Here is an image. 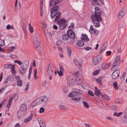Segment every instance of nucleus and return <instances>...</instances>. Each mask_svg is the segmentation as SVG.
Listing matches in <instances>:
<instances>
[{
  "mask_svg": "<svg viewBox=\"0 0 127 127\" xmlns=\"http://www.w3.org/2000/svg\"><path fill=\"white\" fill-rule=\"evenodd\" d=\"M64 93H66L67 92L68 90L67 86L65 85H64L62 87Z\"/></svg>",
  "mask_w": 127,
  "mask_h": 127,
  "instance_id": "nucleus-27",
  "label": "nucleus"
},
{
  "mask_svg": "<svg viewBox=\"0 0 127 127\" xmlns=\"http://www.w3.org/2000/svg\"><path fill=\"white\" fill-rule=\"evenodd\" d=\"M77 45L80 47H81L83 46L84 44L83 41H79L77 44Z\"/></svg>",
  "mask_w": 127,
  "mask_h": 127,
  "instance_id": "nucleus-33",
  "label": "nucleus"
},
{
  "mask_svg": "<svg viewBox=\"0 0 127 127\" xmlns=\"http://www.w3.org/2000/svg\"><path fill=\"white\" fill-rule=\"evenodd\" d=\"M20 125L19 123H17L16 124L15 126V127H20Z\"/></svg>",
  "mask_w": 127,
  "mask_h": 127,
  "instance_id": "nucleus-64",
  "label": "nucleus"
},
{
  "mask_svg": "<svg viewBox=\"0 0 127 127\" xmlns=\"http://www.w3.org/2000/svg\"><path fill=\"white\" fill-rule=\"evenodd\" d=\"M68 36L67 34L63 35L62 36V39L64 40H66L68 39Z\"/></svg>",
  "mask_w": 127,
  "mask_h": 127,
  "instance_id": "nucleus-28",
  "label": "nucleus"
},
{
  "mask_svg": "<svg viewBox=\"0 0 127 127\" xmlns=\"http://www.w3.org/2000/svg\"><path fill=\"white\" fill-rule=\"evenodd\" d=\"M4 45V41L0 39V46H3Z\"/></svg>",
  "mask_w": 127,
  "mask_h": 127,
  "instance_id": "nucleus-43",
  "label": "nucleus"
},
{
  "mask_svg": "<svg viewBox=\"0 0 127 127\" xmlns=\"http://www.w3.org/2000/svg\"><path fill=\"white\" fill-rule=\"evenodd\" d=\"M95 14H97L99 13V14L100 15V13L99 12V9L98 7H95Z\"/></svg>",
  "mask_w": 127,
  "mask_h": 127,
  "instance_id": "nucleus-31",
  "label": "nucleus"
},
{
  "mask_svg": "<svg viewBox=\"0 0 127 127\" xmlns=\"http://www.w3.org/2000/svg\"><path fill=\"white\" fill-rule=\"evenodd\" d=\"M55 0H51L50 2V6H51L56 5L57 4H55Z\"/></svg>",
  "mask_w": 127,
  "mask_h": 127,
  "instance_id": "nucleus-38",
  "label": "nucleus"
},
{
  "mask_svg": "<svg viewBox=\"0 0 127 127\" xmlns=\"http://www.w3.org/2000/svg\"><path fill=\"white\" fill-rule=\"evenodd\" d=\"M107 45V43L106 42L104 43L103 46L102 48L100 51L99 53H102L103 51H104L106 48V46Z\"/></svg>",
  "mask_w": 127,
  "mask_h": 127,
  "instance_id": "nucleus-25",
  "label": "nucleus"
},
{
  "mask_svg": "<svg viewBox=\"0 0 127 127\" xmlns=\"http://www.w3.org/2000/svg\"><path fill=\"white\" fill-rule=\"evenodd\" d=\"M26 88L25 89V91L26 92H27L28 90V88L29 87V85L28 84L26 85Z\"/></svg>",
  "mask_w": 127,
  "mask_h": 127,
  "instance_id": "nucleus-58",
  "label": "nucleus"
},
{
  "mask_svg": "<svg viewBox=\"0 0 127 127\" xmlns=\"http://www.w3.org/2000/svg\"><path fill=\"white\" fill-rule=\"evenodd\" d=\"M91 18L95 27H98L100 26V22L102 20V19L101 15H100L99 13L97 14H95L92 15Z\"/></svg>",
  "mask_w": 127,
  "mask_h": 127,
  "instance_id": "nucleus-3",
  "label": "nucleus"
},
{
  "mask_svg": "<svg viewBox=\"0 0 127 127\" xmlns=\"http://www.w3.org/2000/svg\"><path fill=\"white\" fill-rule=\"evenodd\" d=\"M120 56H118L115 59L114 61L112 66V68H114L115 67L119 64L120 63Z\"/></svg>",
  "mask_w": 127,
  "mask_h": 127,
  "instance_id": "nucleus-11",
  "label": "nucleus"
},
{
  "mask_svg": "<svg viewBox=\"0 0 127 127\" xmlns=\"http://www.w3.org/2000/svg\"><path fill=\"white\" fill-rule=\"evenodd\" d=\"M100 95L104 99L106 100H108L110 99V97L107 95L104 94Z\"/></svg>",
  "mask_w": 127,
  "mask_h": 127,
  "instance_id": "nucleus-24",
  "label": "nucleus"
},
{
  "mask_svg": "<svg viewBox=\"0 0 127 127\" xmlns=\"http://www.w3.org/2000/svg\"><path fill=\"white\" fill-rule=\"evenodd\" d=\"M120 72L118 70H115L112 74V78L114 79H117L119 76Z\"/></svg>",
  "mask_w": 127,
  "mask_h": 127,
  "instance_id": "nucleus-12",
  "label": "nucleus"
},
{
  "mask_svg": "<svg viewBox=\"0 0 127 127\" xmlns=\"http://www.w3.org/2000/svg\"><path fill=\"white\" fill-rule=\"evenodd\" d=\"M74 62V64L77 65H80V64L79 62L77 61L76 59H74L73 60Z\"/></svg>",
  "mask_w": 127,
  "mask_h": 127,
  "instance_id": "nucleus-41",
  "label": "nucleus"
},
{
  "mask_svg": "<svg viewBox=\"0 0 127 127\" xmlns=\"http://www.w3.org/2000/svg\"><path fill=\"white\" fill-rule=\"evenodd\" d=\"M14 78L13 76L12 75H10L9 76L7 79L6 81L4 82L3 84H6V83H10L11 82L13 81Z\"/></svg>",
  "mask_w": 127,
  "mask_h": 127,
  "instance_id": "nucleus-15",
  "label": "nucleus"
},
{
  "mask_svg": "<svg viewBox=\"0 0 127 127\" xmlns=\"http://www.w3.org/2000/svg\"><path fill=\"white\" fill-rule=\"evenodd\" d=\"M83 104L84 106L86 108H88L89 107V105L85 101H83Z\"/></svg>",
  "mask_w": 127,
  "mask_h": 127,
  "instance_id": "nucleus-46",
  "label": "nucleus"
},
{
  "mask_svg": "<svg viewBox=\"0 0 127 127\" xmlns=\"http://www.w3.org/2000/svg\"><path fill=\"white\" fill-rule=\"evenodd\" d=\"M32 116L33 114L32 113H31V114L29 117H28L24 120V122L25 123H27L30 122L32 120Z\"/></svg>",
  "mask_w": 127,
  "mask_h": 127,
  "instance_id": "nucleus-19",
  "label": "nucleus"
},
{
  "mask_svg": "<svg viewBox=\"0 0 127 127\" xmlns=\"http://www.w3.org/2000/svg\"><path fill=\"white\" fill-rule=\"evenodd\" d=\"M10 51H12L13 50V49H15V47L13 46H11L10 47Z\"/></svg>",
  "mask_w": 127,
  "mask_h": 127,
  "instance_id": "nucleus-61",
  "label": "nucleus"
},
{
  "mask_svg": "<svg viewBox=\"0 0 127 127\" xmlns=\"http://www.w3.org/2000/svg\"><path fill=\"white\" fill-rule=\"evenodd\" d=\"M81 38L82 40L84 41L85 42H87L89 40L87 35L85 34H82L81 37Z\"/></svg>",
  "mask_w": 127,
  "mask_h": 127,
  "instance_id": "nucleus-18",
  "label": "nucleus"
},
{
  "mask_svg": "<svg viewBox=\"0 0 127 127\" xmlns=\"http://www.w3.org/2000/svg\"><path fill=\"white\" fill-rule=\"evenodd\" d=\"M29 30L30 32L31 33L33 32V27L31 26V24L29 23Z\"/></svg>",
  "mask_w": 127,
  "mask_h": 127,
  "instance_id": "nucleus-37",
  "label": "nucleus"
},
{
  "mask_svg": "<svg viewBox=\"0 0 127 127\" xmlns=\"http://www.w3.org/2000/svg\"><path fill=\"white\" fill-rule=\"evenodd\" d=\"M40 127H46V126L44 121L41 120L38 121Z\"/></svg>",
  "mask_w": 127,
  "mask_h": 127,
  "instance_id": "nucleus-23",
  "label": "nucleus"
},
{
  "mask_svg": "<svg viewBox=\"0 0 127 127\" xmlns=\"http://www.w3.org/2000/svg\"><path fill=\"white\" fill-rule=\"evenodd\" d=\"M101 78L99 77L98 78L96 79V80L97 83L99 85H101Z\"/></svg>",
  "mask_w": 127,
  "mask_h": 127,
  "instance_id": "nucleus-34",
  "label": "nucleus"
},
{
  "mask_svg": "<svg viewBox=\"0 0 127 127\" xmlns=\"http://www.w3.org/2000/svg\"><path fill=\"white\" fill-rule=\"evenodd\" d=\"M53 29L55 30H57L58 29V27L55 25H54L53 26Z\"/></svg>",
  "mask_w": 127,
  "mask_h": 127,
  "instance_id": "nucleus-60",
  "label": "nucleus"
},
{
  "mask_svg": "<svg viewBox=\"0 0 127 127\" xmlns=\"http://www.w3.org/2000/svg\"><path fill=\"white\" fill-rule=\"evenodd\" d=\"M72 99L74 100H78L80 99V97H72L71 98Z\"/></svg>",
  "mask_w": 127,
  "mask_h": 127,
  "instance_id": "nucleus-45",
  "label": "nucleus"
},
{
  "mask_svg": "<svg viewBox=\"0 0 127 127\" xmlns=\"http://www.w3.org/2000/svg\"><path fill=\"white\" fill-rule=\"evenodd\" d=\"M62 43V41L60 40H58L56 42V44L58 45H59Z\"/></svg>",
  "mask_w": 127,
  "mask_h": 127,
  "instance_id": "nucleus-52",
  "label": "nucleus"
},
{
  "mask_svg": "<svg viewBox=\"0 0 127 127\" xmlns=\"http://www.w3.org/2000/svg\"><path fill=\"white\" fill-rule=\"evenodd\" d=\"M6 29L7 30H9L10 29L11 30H13L14 28L13 25L11 26L10 25L8 24L6 26Z\"/></svg>",
  "mask_w": 127,
  "mask_h": 127,
  "instance_id": "nucleus-32",
  "label": "nucleus"
},
{
  "mask_svg": "<svg viewBox=\"0 0 127 127\" xmlns=\"http://www.w3.org/2000/svg\"><path fill=\"white\" fill-rule=\"evenodd\" d=\"M15 78L17 80V81H18L20 80V77L19 76L15 75Z\"/></svg>",
  "mask_w": 127,
  "mask_h": 127,
  "instance_id": "nucleus-55",
  "label": "nucleus"
},
{
  "mask_svg": "<svg viewBox=\"0 0 127 127\" xmlns=\"http://www.w3.org/2000/svg\"><path fill=\"white\" fill-rule=\"evenodd\" d=\"M109 67L108 64L106 63H103L101 65V68L103 70L107 69Z\"/></svg>",
  "mask_w": 127,
  "mask_h": 127,
  "instance_id": "nucleus-21",
  "label": "nucleus"
},
{
  "mask_svg": "<svg viewBox=\"0 0 127 127\" xmlns=\"http://www.w3.org/2000/svg\"><path fill=\"white\" fill-rule=\"evenodd\" d=\"M74 23H71L70 25L69 26V27L70 28L73 29L74 27Z\"/></svg>",
  "mask_w": 127,
  "mask_h": 127,
  "instance_id": "nucleus-53",
  "label": "nucleus"
},
{
  "mask_svg": "<svg viewBox=\"0 0 127 127\" xmlns=\"http://www.w3.org/2000/svg\"><path fill=\"white\" fill-rule=\"evenodd\" d=\"M67 21L64 19H62L59 20L57 22V24L59 25V28L60 30H63L65 28L67 25Z\"/></svg>",
  "mask_w": 127,
  "mask_h": 127,
  "instance_id": "nucleus-5",
  "label": "nucleus"
},
{
  "mask_svg": "<svg viewBox=\"0 0 127 127\" xmlns=\"http://www.w3.org/2000/svg\"><path fill=\"white\" fill-rule=\"evenodd\" d=\"M106 119L113 122L114 121V119L109 116H107L105 117Z\"/></svg>",
  "mask_w": 127,
  "mask_h": 127,
  "instance_id": "nucleus-39",
  "label": "nucleus"
},
{
  "mask_svg": "<svg viewBox=\"0 0 127 127\" xmlns=\"http://www.w3.org/2000/svg\"><path fill=\"white\" fill-rule=\"evenodd\" d=\"M92 49V48L91 47H88L86 48H84V49L86 50L89 51L91 50Z\"/></svg>",
  "mask_w": 127,
  "mask_h": 127,
  "instance_id": "nucleus-56",
  "label": "nucleus"
},
{
  "mask_svg": "<svg viewBox=\"0 0 127 127\" xmlns=\"http://www.w3.org/2000/svg\"><path fill=\"white\" fill-rule=\"evenodd\" d=\"M15 63H17L19 65H21L23 64V63L20 61L18 60H16L14 61Z\"/></svg>",
  "mask_w": 127,
  "mask_h": 127,
  "instance_id": "nucleus-42",
  "label": "nucleus"
},
{
  "mask_svg": "<svg viewBox=\"0 0 127 127\" xmlns=\"http://www.w3.org/2000/svg\"><path fill=\"white\" fill-rule=\"evenodd\" d=\"M63 0H55V4H58L62 2Z\"/></svg>",
  "mask_w": 127,
  "mask_h": 127,
  "instance_id": "nucleus-51",
  "label": "nucleus"
},
{
  "mask_svg": "<svg viewBox=\"0 0 127 127\" xmlns=\"http://www.w3.org/2000/svg\"><path fill=\"white\" fill-rule=\"evenodd\" d=\"M82 93V92L81 91L78 89H76V91L72 92L68 95V96L70 97H74L78 95L79 94H81Z\"/></svg>",
  "mask_w": 127,
  "mask_h": 127,
  "instance_id": "nucleus-10",
  "label": "nucleus"
},
{
  "mask_svg": "<svg viewBox=\"0 0 127 127\" xmlns=\"http://www.w3.org/2000/svg\"><path fill=\"white\" fill-rule=\"evenodd\" d=\"M67 34L69 37L71 39H74L75 37V33L72 30H68L67 32Z\"/></svg>",
  "mask_w": 127,
  "mask_h": 127,
  "instance_id": "nucleus-13",
  "label": "nucleus"
},
{
  "mask_svg": "<svg viewBox=\"0 0 127 127\" xmlns=\"http://www.w3.org/2000/svg\"><path fill=\"white\" fill-rule=\"evenodd\" d=\"M67 49L69 55L70 57L71 54V50L70 48L68 47H67Z\"/></svg>",
  "mask_w": 127,
  "mask_h": 127,
  "instance_id": "nucleus-44",
  "label": "nucleus"
},
{
  "mask_svg": "<svg viewBox=\"0 0 127 127\" xmlns=\"http://www.w3.org/2000/svg\"><path fill=\"white\" fill-rule=\"evenodd\" d=\"M101 2V0H96L95 3L96 4L99 5Z\"/></svg>",
  "mask_w": 127,
  "mask_h": 127,
  "instance_id": "nucleus-49",
  "label": "nucleus"
},
{
  "mask_svg": "<svg viewBox=\"0 0 127 127\" xmlns=\"http://www.w3.org/2000/svg\"><path fill=\"white\" fill-rule=\"evenodd\" d=\"M27 106L26 104L23 103L20 106V109L17 113L18 118L20 119L25 116L27 113Z\"/></svg>",
  "mask_w": 127,
  "mask_h": 127,
  "instance_id": "nucleus-4",
  "label": "nucleus"
},
{
  "mask_svg": "<svg viewBox=\"0 0 127 127\" xmlns=\"http://www.w3.org/2000/svg\"><path fill=\"white\" fill-rule=\"evenodd\" d=\"M43 30H45L46 29V24H43Z\"/></svg>",
  "mask_w": 127,
  "mask_h": 127,
  "instance_id": "nucleus-63",
  "label": "nucleus"
},
{
  "mask_svg": "<svg viewBox=\"0 0 127 127\" xmlns=\"http://www.w3.org/2000/svg\"><path fill=\"white\" fill-rule=\"evenodd\" d=\"M15 66L14 65L11 68V71L13 74H15L16 72L15 70Z\"/></svg>",
  "mask_w": 127,
  "mask_h": 127,
  "instance_id": "nucleus-40",
  "label": "nucleus"
},
{
  "mask_svg": "<svg viewBox=\"0 0 127 127\" xmlns=\"http://www.w3.org/2000/svg\"><path fill=\"white\" fill-rule=\"evenodd\" d=\"M43 1H41L40 2V8H42L43 7Z\"/></svg>",
  "mask_w": 127,
  "mask_h": 127,
  "instance_id": "nucleus-62",
  "label": "nucleus"
},
{
  "mask_svg": "<svg viewBox=\"0 0 127 127\" xmlns=\"http://www.w3.org/2000/svg\"><path fill=\"white\" fill-rule=\"evenodd\" d=\"M48 100L47 97L45 96H42L36 99L32 103L31 105L34 106L46 103Z\"/></svg>",
  "mask_w": 127,
  "mask_h": 127,
  "instance_id": "nucleus-2",
  "label": "nucleus"
},
{
  "mask_svg": "<svg viewBox=\"0 0 127 127\" xmlns=\"http://www.w3.org/2000/svg\"><path fill=\"white\" fill-rule=\"evenodd\" d=\"M125 11L124 7H123L118 14V17L119 19L121 18L124 16L125 13Z\"/></svg>",
  "mask_w": 127,
  "mask_h": 127,
  "instance_id": "nucleus-16",
  "label": "nucleus"
},
{
  "mask_svg": "<svg viewBox=\"0 0 127 127\" xmlns=\"http://www.w3.org/2000/svg\"><path fill=\"white\" fill-rule=\"evenodd\" d=\"M89 31L91 33H95V30L92 26H90Z\"/></svg>",
  "mask_w": 127,
  "mask_h": 127,
  "instance_id": "nucleus-30",
  "label": "nucleus"
},
{
  "mask_svg": "<svg viewBox=\"0 0 127 127\" xmlns=\"http://www.w3.org/2000/svg\"><path fill=\"white\" fill-rule=\"evenodd\" d=\"M88 93L91 96H93L94 95L93 93L91 91L89 90L88 91Z\"/></svg>",
  "mask_w": 127,
  "mask_h": 127,
  "instance_id": "nucleus-47",
  "label": "nucleus"
},
{
  "mask_svg": "<svg viewBox=\"0 0 127 127\" xmlns=\"http://www.w3.org/2000/svg\"><path fill=\"white\" fill-rule=\"evenodd\" d=\"M100 91L99 90H98L96 87H95V93L99 97Z\"/></svg>",
  "mask_w": 127,
  "mask_h": 127,
  "instance_id": "nucleus-22",
  "label": "nucleus"
},
{
  "mask_svg": "<svg viewBox=\"0 0 127 127\" xmlns=\"http://www.w3.org/2000/svg\"><path fill=\"white\" fill-rule=\"evenodd\" d=\"M13 65L10 64H7L5 65L4 67L6 68H11Z\"/></svg>",
  "mask_w": 127,
  "mask_h": 127,
  "instance_id": "nucleus-36",
  "label": "nucleus"
},
{
  "mask_svg": "<svg viewBox=\"0 0 127 127\" xmlns=\"http://www.w3.org/2000/svg\"><path fill=\"white\" fill-rule=\"evenodd\" d=\"M63 71L60 70L58 71V73L60 76H62L63 75Z\"/></svg>",
  "mask_w": 127,
  "mask_h": 127,
  "instance_id": "nucleus-54",
  "label": "nucleus"
},
{
  "mask_svg": "<svg viewBox=\"0 0 127 127\" xmlns=\"http://www.w3.org/2000/svg\"><path fill=\"white\" fill-rule=\"evenodd\" d=\"M59 8V6L56 5L53 6L51 10L50 15L52 19H53L56 15V18L54 19V21L55 22L57 21L61 16V13L60 12H57Z\"/></svg>",
  "mask_w": 127,
  "mask_h": 127,
  "instance_id": "nucleus-1",
  "label": "nucleus"
},
{
  "mask_svg": "<svg viewBox=\"0 0 127 127\" xmlns=\"http://www.w3.org/2000/svg\"><path fill=\"white\" fill-rule=\"evenodd\" d=\"M29 65V61L27 60H26L24 61L23 65L22 66H23L24 67L27 68Z\"/></svg>",
  "mask_w": 127,
  "mask_h": 127,
  "instance_id": "nucleus-20",
  "label": "nucleus"
},
{
  "mask_svg": "<svg viewBox=\"0 0 127 127\" xmlns=\"http://www.w3.org/2000/svg\"><path fill=\"white\" fill-rule=\"evenodd\" d=\"M124 116L122 120V122L127 124V107L126 108L125 111Z\"/></svg>",
  "mask_w": 127,
  "mask_h": 127,
  "instance_id": "nucleus-14",
  "label": "nucleus"
},
{
  "mask_svg": "<svg viewBox=\"0 0 127 127\" xmlns=\"http://www.w3.org/2000/svg\"><path fill=\"white\" fill-rule=\"evenodd\" d=\"M17 85L21 87L23 85V83L22 81L21 80H19L18 81H16Z\"/></svg>",
  "mask_w": 127,
  "mask_h": 127,
  "instance_id": "nucleus-29",
  "label": "nucleus"
},
{
  "mask_svg": "<svg viewBox=\"0 0 127 127\" xmlns=\"http://www.w3.org/2000/svg\"><path fill=\"white\" fill-rule=\"evenodd\" d=\"M37 37L36 36L34 37L33 39V44L36 50L38 51L40 49V43L38 41Z\"/></svg>",
  "mask_w": 127,
  "mask_h": 127,
  "instance_id": "nucleus-6",
  "label": "nucleus"
},
{
  "mask_svg": "<svg viewBox=\"0 0 127 127\" xmlns=\"http://www.w3.org/2000/svg\"><path fill=\"white\" fill-rule=\"evenodd\" d=\"M123 114V112H120L119 113H117V112H115L113 114V116H116L117 117H118L121 116Z\"/></svg>",
  "mask_w": 127,
  "mask_h": 127,
  "instance_id": "nucleus-26",
  "label": "nucleus"
},
{
  "mask_svg": "<svg viewBox=\"0 0 127 127\" xmlns=\"http://www.w3.org/2000/svg\"><path fill=\"white\" fill-rule=\"evenodd\" d=\"M59 68H60V71H64V69H63V67L62 65H60V64H59Z\"/></svg>",
  "mask_w": 127,
  "mask_h": 127,
  "instance_id": "nucleus-57",
  "label": "nucleus"
},
{
  "mask_svg": "<svg viewBox=\"0 0 127 127\" xmlns=\"http://www.w3.org/2000/svg\"><path fill=\"white\" fill-rule=\"evenodd\" d=\"M27 68L25 67H24L23 66H21L19 68V71L20 74L21 75H23L25 73Z\"/></svg>",
  "mask_w": 127,
  "mask_h": 127,
  "instance_id": "nucleus-17",
  "label": "nucleus"
},
{
  "mask_svg": "<svg viewBox=\"0 0 127 127\" xmlns=\"http://www.w3.org/2000/svg\"><path fill=\"white\" fill-rule=\"evenodd\" d=\"M102 59V57L99 56H98L94 57L93 59V64L96 65L99 63Z\"/></svg>",
  "mask_w": 127,
  "mask_h": 127,
  "instance_id": "nucleus-7",
  "label": "nucleus"
},
{
  "mask_svg": "<svg viewBox=\"0 0 127 127\" xmlns=\"http://www.w3.org/2000/svg\"><path fill=\"white\" fill-rule=\"evenodd\" d=\"M114 88L115 90H117L118 89V87L117 85V83L116 82H115L113 84Z\"/></svg>",
  "mask_w": 127,
  "mask_h": 127,
  "instance_id": "nucleus-35",
  "label": "nucleus"
},
{
  "mask_svg": "<svg viewBox=\"0 0 127 127\" xmlns=\"http://www.w3.org/2000/svg\"><path fill=\"white\" fill-rule=\"evenodd\" d=\"M100 71L99 70H97L94 71L93 73V74L94 75H96L98 74L99 72Z\"/></svg>",
  "mask_w": 127,
  "mask_h": 127,
  "instance_id": "nucleus-48",
  "label": "nucleus"
},
{
  "mask_svg": "<svg viewBox=\"0 0 127 127\" xmlns=\"http://www.w3.org/2000/svg\"><path fill=\"white\" fill-rule=\"evenodd\" d=\"M16 95H13V96H11L10 98L9 99V100H11L12 101V100L15 97V96Z\"/></svg>",
  "mask_w": 127,
  "mask_h": 127,
  "instance_id": "nucleus-59",
  "label": "nucleus"
},
{
  "mask_svg": "<svg viewBox=\"0 0 127 127\" xmlns=\"http://www.w3.org/2000/svg\"><path fill=\"white\" fill-rule=\"evenodd\" d=\"M67 82L68 85L70 87L72 86L74 83V81L71 76H68L67 79Z\"/></svg>",
  "mask_w": 127,
  "mask_h": 127,
  "instance_id": "nucleus-8",
  "label": "nucleus"
},
{
  "mask_svg": "<svg viewBox=\"0 0 127 127\" xmlns=\"http://www.w3.org/2000/svg\"><path fill=\"white\" fill-rule=\"evenodd\" d=\"M44 109L42 107H41L40 108L39 112L40 113H43L44 111Z\"/></svg>",
  "mask_w": 127,
  "mask_h": 127,
  "instance_id": "nucleus-50",
  "label": "nucleus"
},
{
  "mask_svg": "<svg viewBox=\"0 0 127 127\" xmlns=\"http://www.w3.org/2000/svg\"><path fill=\"white\" fill-rule=\"evenodd\" d=\"M54 66L51 63H50L49 65L47 70V74L48 75H51L52 74L54 69Z\"/></svg>",
  "mask_w": 127,
  "mask_h": 127,
  "instance_id": "nucleus-9",
  "label": "nucleus"
}]
</instances>
